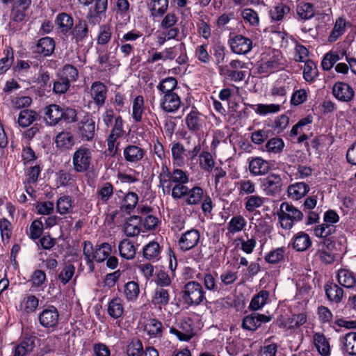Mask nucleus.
<instances>
[{
  "mask_svg": "<svg viewBox=\"0 0 356 356\" xmlns=\"http://www.w3.org/2000/svg\"><path fill=\"white\" fill-rule=\"evenodd\" d=\"M277 216L281 227L285 229H290L293 227L295 222L302 220L303 213L293 205L288 202H282Z\"/></svg>",
  "mask_w": 356,
  "mask_h": 356,
  "instance_id": "obj_1",
  "label": "nucleus"
},
{
  "mask_svg": "<svg viewBox=\"0 0 356 356\" xmlns=\"http://www.w3.org/2000/svg\"><path fill=\"white\" fill-rule=\"evenodd\" d=\"M92 149L81 145L72 155L73 168L76 172H85L90 168L92 161Z\"/></svg>",
  "mask_w": 356,
  "mask_h": 356,
  "instance_id": "obj_2",
  "label": "nucleus"
},
{
  "mask_svg": "<svg viewBox=\"0 0 356 356\" xmlns=\"http://www.w3.org/2000/svg\"><path fill=\"white\" fill-rule=\"evenodd\" d=\"M183 293L184 300L191 305H198L205 298V293L202 286L195 281L188 282L184 285Z\"/></svg>",
  "mask_w": 356,
  "mask_h": 356,
  "instance_id": "obj_3",
  "label": "nucleus"
},
{
  "mask_svg": "<svg viewBox=\"0 0 356 356\" xmlns=\"http://www.w3.org/2000/svg\"><path fill=\"white\" fill-rule=\"evenodd\" d=\"M200 234L196 229H191L181 234L177 244L181 251H188L195 248L200 241Z\"/></svg>",
  "mask_w": 356,
  "mask_h": 356,
  "instance_id": "obj_4",
  "label": "nucleus"
},
{
  "mask_svg": "<svg viewBox=\"0 0 356 356\" xmlns=\"http://www.w3.org/2000/svg\"><path fill=\"white\" fill-rule=\"evenodd\" d=\"M78 133L83 141H91L95 135V122L89 115H86L77 124Z\"/></svg>",
  "mask_w": 356,
  "mask_h": 356,
  "instance_id": "obj_5",
  "label": "nucleus"
},
{
  "mask_svg": "<svg viewBox=\"0 0 356 356\" xmlns=\"http://www.w3.org/2000/svg\"><path fill=\"white\" fill-rule=\"evenodd\" d=\"M59 319V313L54 306H49L42 310L38 316L40 324L45 328H54Z\"/></svg>",
  "mask_w": 356,
  "mask_h": 356,
  "instance_id": "obj_6",
  "label": "nucleus"
},
{
  "mask_svg": "<svg viewBox=\"0 0 356 356\" xmlns=\"http://www.w3.org/2000/svg\"><path fill=\"white\" fill-rule=\"evenodd\" d=\"M70 35L72 40L77 45H81L89 35V29L86 20L79 19L73 26Z\"/></svg>",
  "mask_w": 356,
  "mask_h": 356,
  "instance_id": "obj_7",
  "label": "nucleus"
},
{
  "mask_svg": "<svg viewBox=\"0 0 356 356\" xmlns=\"http://www.w3.org/2000/svg\"><path fill=\"white\" fill-rule=\"evenodd\" d=\"M229 44L232 52L236 54H246L252 48V40L242 35H237L232 38Z\"/></svg>",
  "mask_w": 356,
  "mask_h": 356,
  "instance_id": "obj_8",
  "label": "nucleus"
},
{
  "mask_svg": "<svg viewBox=\"0 0 356 356\" xmlns=\"http://www.w3.org/2000/svg\"><path fill=\"white\" fill-rule=\"evenodd\" d=\"M270 320L271 317L270 316L253 312L244 317L242 327L243 329L254 331L261 326L263 323L269 322Z\"/></svg>",
  "mask_w": 356,
  "mask_h": 356,
  "instance_id": "obj_9",
  "label": "nucleus"
},
{
  "mask_svg": "<svg viewBox=\"0 0 356 356\" xmlns=\"http://www.w3.org/2000/svg\"><path fill=\"white\" fill-rule=\"evenodd\" d=\"M261 186L267 195L278 193L282 186V179L279 175L270 173L262 179Z\"/></svg>",
  "mask_w": 356,
  "mask_h": 356,
  "instance_id": "obj_10",
  "label": "nucleus"
},
{
  "mask_svg": "<svg viewBox=\"0 0 356 356\" xmlns=\"http://www.w3.org/2000/svg\"><path fill=\"white\" fill-rule=\"evenodd\" d=\"M333 95L339 101L348 102L354 97V90L346 83L337 82L332 87Z\"/></svg>",
  "mask_w": 356,
  "mask_h": 356,
  "instance_id": "obj_11",
  "label": "nucleus"
},
{
  "mask_svg": "<svg viewBox=\"0 0 356 356\" xmlns=\"http://www.w3.org/2000/svg\"><path fill=\"white\" fill-rule=\"evenodd\" d=\"M180 105L181 99L176 92L161 95L160 107L165 112L174 113L179 108Z\"/></svg>",
  "mask_w": 356,
  "mask_h": 356,
  "instance_id": "obj_12",
  "label": "nucleus"
},
{
  "mask_svg": "<svg viewBox=\"0 0 356 356\" xmlns=\"http://www.w3.org/2000/svg\"><path fill=\"white\" fill-rule=\"evenodd\" d=\"M284 67L281 60V55L275 54L268 60L263 61L259 66L258 70L261 74H269L278 71Z\"/></svg>",
  "mask_w": 356,
  "mask_h": 356,
  "instance_id": "obj_13",
  "label": "nucleus"
},
{
  "mask_svg": "<svg viewBox=\"0 0 356 356\" xmlns=\"http://www.w3.org/2000/svg\"><path fill=\"white\" fill-rule=\"evenodd\" d=\"M170 332L175 334L180 341H188L193 336L191 319L181 320L179 329L171 327Z\"/></svg>",
  "mask_w": 356,
  "mask_h": 356,
  "instance_id": "obj_14",
  "label": "nucleus"
},
{
  "mask_svg": "<svg viewBox=\"0 0 356 356\" xmlns=\"http://www.w3.org/2000/svg\"><path fill=\"white\" fill-rule=\"evenodd\" d=\"M249 170L253 176H261L268 172L270 163L261 157L249 159Z\"/></svg>",
  "mask_w": 356,
  "mask_h": 356,
  "instance_id": "obj_15",
  "label": "nucleus"
},
{
  "mask_svg": "<svg viewBox=\"0 0 356 356\" xmlns=\"http://www.w3.org/2000/svg\"><path fill=\"white\" fill-rule=\"evenodd\" d=\"M170 299V296L168 289L156 287L152 296L151 303L155 308L161 309L168 305Z\"/></svg>",
  "mask_w": 356,
  "mask_h": 356,
  "instance_id": "obj_16",
  "label": "nucleus"
},
{
  "mask_svg": "<svg viewBox=\"0 0 356 356\" xmlns=\"http://www.w3.org/2000/svg\"><path fill=\"white\" fill-rule=\"evenodd\" d=\"M91 97L98 106H102L106 99L107 88L106 85L100 81L94 82L90 88Z\"/></svg>",
  "mask_w": 356,
  "mask_h": 356,
  "instance_id": "obj_17",
  "label": "nucleus"
},
{
  "mask_svg": "<svg viewBox=\"0 0 356 356\" xmlns=\"http://www.w3.org/2000/svg\"><path fill=\"white\" fill-rule=\"evenodd\" d=\"M142 216H133L128 218L124 225L123 231L128 237L138 236L140 232Z\"/></svg>",
  "mask_w": 356,
  "mask_h": 356,
  "instance_id": "obj_18",
  "label": "nucleus"
},
{
  "mask_svg": "<svg viewBox=\"0 0 356 356\" xmlns=\"http://www.w3.org/2000/svg\"><path fill=\"white\" fill-rule=\"evenodd\" d=\"M55 41L50 37H44L38 40L35 46V52L43 56L51 55L55 50Z\"/></svg>",
  "mask_w": 356,
  "mask_h": 356,
  "instance_id": "obj_19",
  "label": "nucleus"
},
{
  "mask_svg": "<svg viewBox=\"0 0 356 356\" xmlns=\"http://www.w3.org/2000/svg\"><path fill=\"white\" fill-rule=\"evenodd\" d=\"M44 115V118L49 125H56L63 117V109L57 104H51L46 107Z\"/></svg>",
  "mask_w": 356,
  "mask_h": 356,
  "instance_id": "obj_20",
  "label": "nucleus"
},
{
  "mask_svg": "<svg viewBox=\"0 0 356 356\" xmlns=\"http://www.w3.org/2000/svg\"><path fill=\"white\" fill-rule=\"evenodd\" d=\"M123 154L127 162L137 163L143 158L145 151L138 145H129L124 148Z\"/></svg>",
  "mask_w": 356,
  "mask_h": 356,
  "instance_id": "obj_21",
  "label": "nucleus"
},
{
  "mask_svg": "<svg viewBox=\"0 0 356 356\" xmlns=\"http://www.w3.org/2000/svg\"><path fill=\"white\" fill-rule=\"evenodd\" d=\"M147 6L152 17H161L168 9L169 0H151Z\"/></svg>",
  "mask_w": 356,
  "mask_h": 356,
  "instance_id": "obj_22",
  "label": "nucleus"
},
{
  "mask_svg": "<svg viewBox=\"0 0 356 356\" xmlns=\"http://www.w3.org/2000/svg\"><path fill=\"white\" fill-rule=\"evenodd\" d=\"M204 120L202 115L196 110H192L186 118V124L188 129L193 132H197L201 129Z\"/></svg>",
  "mask_w": 356,
  "mask_h": 356,
  "instance_id": "obj_23",
  "label": "nucleus"
},
{
  "mask_svg": "<svg viewBox=\"0 0 356 356\" xmlns=\"http://www.w3.org/2000/svg\"><path fill=\"white\" fill-rule=\"evenodd\" d=\"M56 147L63 150H68L75 144L74 136L68 131L59 133L55 139Z\"/></svg>",
  "mask_w": 356,
  "mask_h": 356,
  "instance_id": "obj_24",
  "label": "nucleus"
},
{
  "mask_svg": "<svg viewBox=\"0 0 356 356\" xmlns=\"http://www.w3.org/2000/svg\"><path fill=\"white\" fill-rule=\"evenodd\" d=\"M164 330L162 323L156 318H149L145 325V331L151 337H161Z\"/></svg>",
  "mask_w": 356,
  "mask_h": 356,
  "instance_id": "obj_25",
  "label": "nucleus"
},
{
  "mask_svg": "<svg viewBox=\"0 0 356 356\" xmlns=\"http://www.w3.org/2000/svg\"><path fill=\"white\" fill-rule=\"evenodd\" d=\"M120 255L127 260L133 259L135 257L136 249L134 243L129 239H123L118 245Z\"/></svg>",
  "mask_w": 356,
  "mask_h": 356,
  "instance_id": "obj_26",
  "label": "nucleus"
},
{
  "mask_svg": "<svg viewBox=\"0 0 356 356\" xmlns=\"http://www.w3.org/2000/svg\"><path fill=\"white\" fill-rule=\"evenodd\" d=\"M311 245L312 241L307 233L300 232L293 237V248L297 251H305L307 250Z\"/></svg>",
  "mask_w": 356,
  "mask_h": 356,
  "instance_id": "obj_27",
  "label": "nucleus"
},
{
  "mask_svg": "<svg viewBox=\"0 0 356 356\" xmlns=\"http://www.w3.org/2000/svg\"><path fill=\"white\" fill-rule=\"evenodd\" d=\"M161 247L157 242L151 241L143 247V257L149 261H157L160 258Z\"/></svg>",
  "mask_w": 356,
  "mask_h": 356,
  "instance_id": "obj_28",
  "label": "nucleus"
},
{
  "mask_svg": "<svg viewBox=\"0 0 356 356\" xmlns=\"http://www.w3.org/2000/svg\"><path fill=\"white\" fill-rule=\"evenodd\" d=\"M313 338L318 353L322 356H329L330 355V346L326 337L323 334L316 333Z\"/></svg>",
  "mask_w": 356,
  "mask_h": 356,
  "instance_id": "obj_29",
  "label": "nucleus"
},
{
  "mask_svg": "<svg viewBox=\"0 0 356 356\" xmlns=\"http://www.w3.org/2000/svg\"><path fill=\"white\" fill-rule=\"evenodd\" d=\"M38 113L31 109H24L19 112L17 119L19 125L22 127H27L38 119Z\"/></svg>",
  "mask_w": 356,
  "mask_h": 356,
  "instance_id": "obj_30",
  "label": "nucleus"
},
{
  "mask_svg": "<svg viewBox=\"0 0 356 356\" xmlns=\"http://www.w3.org/2000/svg\"><path fill=\"white\" fill-rule=\"evenodd\" d=\"M309 191V186L304 182H298L291 184L288 188L289 196L296 200L304 197Z\"/></svg>",
  "mask_w": 356,
  "mask_h": 356,
  "instance_id": "obj_31",
  "label": "nucleus"
},
{
  "mask_svg": "<svg viewBox=\"0 0 356 356\" xmlns=\"http://www.w3.org/2000/svg\"><path fill=\"white\" fill-rule=\"evenodd\" d=\"M219 74L234 82L241 81L244 79L245 73L241 70H229L228 65H219Z\"/></svg>",
  "mask_w": 356,
  "mask_h": 356,
  "instance_id": "obj_32",
  "label": "nucleus"
},
{
  "mask_svg": "<svg viewBox=\"0 0 356 356\" xmlns=\"http://www.w3.org/2000/svg\"><path fill=\"white\" fill-rule=\"evenodd\" d=\"M343 350L350 355H356V332H350L341 339Z\"/></svg>",
  "mask_w": 356,
  "mask_h": 356,
  "instance_id": "obj_33",
  "label": "nucleus"
},
{
  "mask_svg": "<svg viewBox=\"0 0 356 356\" xmlns=\"http://www.w3.org/2000/svg\"><path fill=\"white\" fill-rule=\"evenodd\" d=\"M56 22L58 27L60 29V31L63 34L67 33L72 30L74 26V19L72 17L65 13H62L57 15Z\"/></svg>",
  "mask_w": 356,
  "mask_h": 356,
  "instance_id": "obj_34",
  "label": "nucleus"
},
{
  "mask_svg": "<svg viewBox=\"0 0 356 356\" xmlns=\"http://www.w3.org/2000/svg\"><path fill=\"white\" fill-rule=\"evenodd\" d=\"M337 278L339 283L346 288H353L356 284V278L353 273L346 269H340Z\"/></svg>",
  "mask_w": 356,
  "mask_h": 356,
  "instance_id": "obj_35",
  "label": "nucleus"
},
{
  "mask_svg": "<svg viewBox=\"0 0 356 356\" xmlns=\"http://www.w3.org/2000/svg\"><path fill=\"white\" fill-rule=\"evenodd\" d=\"M138 202V196L136 193H127L123 200L121 205V210L127 213H130L136 207Z\"/></svg>",
  "mask_w": 356,
  "mask_h": 356,
  "instance_id": "obj_36",
  "label": "nucleus"
},
{
  "mask_svg": "<svg viewBox=\"0 0 356 356\" xmlns=\"http://www.w3.org/2000/svg\"><path fill=\"white\" fill-rule=\"evenodd\" d=\"M107 312L108 315L113 318L121 317L124 312L122 300L119 298L112 299L108 302Z\"/></svg>",
  "mask_w": 356,
  "mask_h": 356,
  "instance_id": "obj_37",
  "label": "nucleus"
},
{
  "mask_svg": "<svg viewBox=\"0 0 356 356\" xmlns=\"http://www.w3.org/2000/svg\"><path fill=\"white\" fill-rule=\"evenodd\" d=\"M4 56L0 59V75L5 74L12 66L14 61V52L10 47L3 50Z\"/></svg>",
  "mask_w": 356,
  "mask_h": 356,
  "instance_id": "obj_38",
  "label": "nucleus"
},
{
  "mask_svg": "<svg viewBox=\"0 0 356 356\" xmlns=\"http://www.w3.org/2000/svg\"><path fill=\"white\" fill-rule=\"evenodd\" d=\"M325 291L327 298L330 301H334L337 303L341 301L343 291L336 284H326L325 286Z\"/></svg>",
  "mask_w": 356,
  "mask_h": 356,
  "instance_id": "obj_39",
  "label": "nucleus"
},
{
  "mask_svg": "<svg viewBox=\"0 0 356 356\" xmlns=\"http://www.w3.org/2000/svg\"><path fill=\"white\" fill-rule=\"evenodd\" d=\"M177 86V79L174 77H168L160 81L156 86L161 92L160 95L169 93H175L174 90Z\"/></svg>",
  "mask_w": 356,
  "mask_h": 356,
  "instance_id": "obj_40",
  "label": "nucleus"
},
{
  "mask_svg": "<svg viewBox=\"0 0 356 356\" xmlns=\"http://www.w3.org/2000/svg\"><path fill=\"white\" fill-rule=\"evenodd\" d=\"M204 197L203 190L201 187L195 186L188 190L185 197V202L188 205L197 204Z\"/></svg>",
  "mask_w": 356,
  "mask_h": 356,
  "instance_id": "obj_41",
  "label": "nucleus"
},
{
  "mask_svg": "<svg viewBox=\"0 0 356 356\" xmlns=\"http://www.w3.org/2000/svg\"><path fill=\"white\" fill-rule=\"evenodd\" d=\"M346 20L343 17H339L337 19L333 29L328 37L329 42L336 41L341 35H343L346 31Z\"/></svg>",
  "mask_w": 356,
  "mask_h": 356,
  "instance_id": "obj_42",
  "label": "nucleus"
},
{
  "mask_svg": "<svg viewBox=\"0 0 356 356\" xmlns=\"http://www.w3.org/2000/svg\"><path fill=\"white\" fill-rule=\"evenodd\" d=\"M291 8L286 4L283 3H277L270 10V15L273 21H281L284 17L289 14Z\"/></svg>",
  "mask_w": 356,
  "mask_h": 356,
  "instance_id": "obj_43",
  "label": "nucleus"
},
{
  "mask_svg": "<svg viewBox=\"0 0 356 356\" xmlns=\"http://www.w3.org/2000/svg\"><path fill=\"white\" fill-rule=\"evenodd\" d=\"M268 298V291L264 290L261 291L252 298L249 305L250 309L253 311L261 309L264 305H266Z\"/></svg>",
  "mask_w": 356,
  "mask_h": 356,
  "instance_id": "obj_44",
  "label": "nucleus"
},
{
  "mask_svg": "<svg viewBox=\"0 0 356 356\" xmlns=\"http://www.w3.org/2000/svg\"><path fill=\"white\" fill-rule=\"evenodd\" d=\"M297 15L304 20L309 19L314 16V6L309 3H300L296 8Z\"/></svg>",
  "mask_w": 356,
  "mask_h": 356,
  "instance_id": "obj_45",
  "label": "nucleus"
},
{
  "mask_svg": "<svg viewBox=\"0 0 356 356\" xmlns=\"http://www.w3.org/2000/svg\"><path fill=\"white\" fill-rule=\"evenodd\" d=\"M124 293L128 301H135L140 293L138 284L134 281L127 282L124 287Z\"/></svg>",
  "mask_w": 356,
  "mask_h": 356,
  "instance_id": "obj_46",
  "label": "nucleus"
},
{
  "mask_svg": "<svg viewBox=\"0 0 356 356\" xmlns=\"http://www.w3.org/2000/svg\"><path fill=\"white\" fill-rule=\"evenodd\" d=\"M57 211L61 214H67L71 212L72 209V200L69 195L60 197L56 202Z\"/></svg>",
  "mask_w": 356,
  "mask_h": 356,
  "instance_id": "obj_47",
  "label": "nucleus"
},
{
  "mask_svg": "<svg viewBox=\"0 0 356 356\" xmlns=\"http://www.w3.org/2000/svg\"><path fill=\"white\" fill-rule=\"evenodd\" d=\"M112 251L111 246L108 243H103L101 245L96 246L94 252L95 259L97 262H102L106 260L110 255Z\"/></svg>",
  "mask_w": 356,
  "mask_h": 356,
  "instance_id": "obj_48",
  "label": "nucleus"
},
{
  "mask_svg": "<svg viewBox=\"0 0 356 356\" xmlns=\"http://www.w3.org/2000/svg\"><path fill=\"white\" fill-rule=\"evenodd\" d=\"M246 225V220L241 216H234L229 221L227 230L232 234L239 232L243 229Z\"/></svg>",
  "mask_w": 356,
  "mask_h": 356,
  "instance_id": "obj_49",
  "label": "nucleus"
},
{
  "mask_svg": "<svg viewBox=\"0 0 356 356\" xmlns=\"http://www.w3.org/2000/svg\"><path fill=\"white\" fill-rule=\"evenodd\" d=\"M318 75L316 65L312 60H306L304 67L303 76L308 81L312 82Z\"/></svg>",
  "mask_w": 356,
  "mask_h": 356,
  "instance_id": "obj_50",
  "label": "nucleus"
},
{
  "mask_svg": "<svg viewBox=\"0 0 356 356\" xmlns=\"http://www.w3.org/2000/svg\"><path fill=\"white\" fill-rule=\"evenodd\" d=\"M264 197L259 195H252L246 197L245 208L249 212H253L256 209L260 207L264 202Z\"/></svg>",
  "mask_w": 356,
  "mask_h": 356,
  "instance_id": "obj_51",
  "label": "nucleus"
},
{
  "mask_svg": "<svg viewBox=\"0 0 356 356\" xmlns=\"http://www.w3.org/2000/svg\"><path fill=\"white\" fill-rule=\"evenodd\" d=\"M214 161L212 155L208 152H202L200 154V166L207 172H211L214 168Z\"/></svg>",
  "mask_w": 356,
  "mask_h": 356,
  "instance_id": "obj_52",
  "label": "nucleus"
},
{
  "mask_svg": "<svg viewBox=\"0 0 356 356\" xmlns=\"http://www.w3.org/2000/svg\"><path fill=\"white\" fill-rule=\"evenodd\" d=\"M285 253V248H277L270 251L265 257V261L269 264H275L280 261Z\"/></svg>",
  "mask_w": 356,
  "mask_h": 356,
  "instance_id": "obj_53",
  "label": "nucleus"
},
{
  "mask_svg": "<svg viewBox=\"0 0 356 356\" xmlns=\"http://www.w3.org/2000/svg\"><path fill=\"white\" fill-rule=\"evenodd\" d=\"M143 97L140 95L137 96L133 102L132 116L135 121L140 122L142 119L143 113Z\"/></svg>",
  "mask_w": 356,
  "mask_h": 356,
  "instance_id": "obj_54",
  "label": "nucleus"
},
{
  "mask_svg": "<svg viewBox=\"0 0 356 356\" xmlns=\"http://www.w3.org/2000/svg\"><path fill=\"white\" fill-rule=\"evenodd\" d=\"M265 147L268 152L277 154L282 151L284 143L280 138H273L266 143Z\"/></svg>",
  "mask_w": 356,
  "mask_h": 356,
  "instance_id": "obj_55",
  "label": "nucleus"
},
{
  "mask_svg": "<svg viewBox=\"0 0 356 356\" xmlns=\"http://www.w3.org/2000/svg\"><path fill=\"white\" fill-rule=\"evenodd\" d=\"M143 351V343L139 339H133L127 346L128 356H142Z\"/></svg>",
  "mask_w": 356,
  "mask_h": 356,
  "instance_id": "obj_56",
  "label": "nucleus"
},
{
  "mask_svg": "<svg viewBox=\"0 0 356 356\" xmlns=\"http://www.w3.org/2000/svg\"><path fill=\"white\" fill-rule=\"evenodd\" d=\"M112 35V31L110 26L104 24L100 26L99 32L97 38V44L104 45L107 44Z\"/></svg>",
  "mask_w": 356,
  "mask_h": 356,
  "instance_id": "obj_57",
  "label": "nucleus"
},
{
  "mask_svg": "<svg viewBox=\"0 0 356 356\" xmlns=\"http://www.w3.org/2000/svg\"><path fill=\"white\" fill-rule=\"evenodd\" d=\"M39 304V300L33 295H29L24 298L22 306L23 309L26 313L33 312L38 307Z\"/></svg>",
  "mask_w": 356,
  "mask_h": 356,
  "instance_id": "obj_58",
  "label": "nucleus"
},
{
  "mask_svg": "<svg viewBox=\"0 0 356 356\" xmlns=\"http://www.w3.org/2000/svg\"><path fill=\"white\" fill-rule=\"evenodd\" d=\"M213 50L218 67L219 65H223L222 64L225 62L226 57V48L225 46L220 43H216L213 45Z\"/></svg>",
  "mask_w": 356,
  "mask_h": 356,
  "instance_id": "obj_59",
  "label": "nucleus"
},
{
  "mask_svg": "<svg viewBox=\"0 0 356 356\" xmlns=\"http://www.w3.org/2000/svg\"><path fill=\"white\" fill-rule=\"evenodd\" d=\"M336 231L335 227L332 224H322L315 227L314 232V234L318 237L326 238L327 236L334 233Z\"/></svg>",
  "mask_w": 356,
  "mask_h": 356,
  "instance_id": "obj_60",
  "label": "nucleus"
},
{
  "mask_svg": "<svg viewBox=\"0 0 356 356\" xmlns=\"http://www.w3.org/2000/svg\"><path fill=\"white\" fill-rule=\"evenodd\" d=\"M113 193V186L109 182L104 183L97 191L99 200L106 203Z\"/></svg>",
  "mask_w": 356,
  "mask_h": 356,
  "instance_id": "obj_61",
  "label": "nucleus"
},
{
  "mask_svg": "<svg viewBox=\"0 0 356 356\" xmlns=\"http://www.w3.org/2000/svg\"><path fill=\"white\" fill-rule=\"evenodd\" d=\"M316 255L325 264H331L336 259V254L330 250H327L325 248H319Z\"/></svg>",
  "mask_w": 356,
  "mask_h": 356,
  "instance_id": "obj_62",
  "label": "nucleus"
},
{
  "mask_svg": "<svg viewBox=\"0 0 356 356\" xmlns=\"http://www.w3.org/2000/svg\"><path fill=\"white\" fill-rule=\"evenodd\" d=\"M78 74V70L76 67L71 65H66L63 69L61 77L71 83L76 80Z\"/></svg>",
  "mask_w": 356,
  "mask_h": 356,
  "instance_id": "obj_63",
  "label": "nucleus"
},
{
  "mask_svg": "<svg viewBox=\"0 0 356 356\" xmlns=\"http://www.w3.org/2000/svg\"><path fill=\"white\" fill-rule=\"evenodd\" d=\"M74 272L75 267L74 265H66L58 275V279L63 284H66L72 278Z\"/></svg>",
  "mask_w": 356,
  "mask_h": 356,
  "instance_id": "obj_64",
  "label": "nucleus"
}]
</instances>
